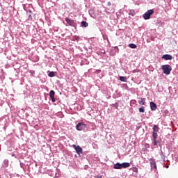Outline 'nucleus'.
I'll list each match as a JSON object with an SVG mask.
<instances>
[{"mask_svg":"<svg viewBox=\"0 0 178 178\" xmlns=\"http://www.w3.org/2000/svg\"><path fill=\"white\" fill-rule=\"evenodd\" d=\"M127 168H130V163H117L113 165V169H126Z\"/></svg>","mask_w":178,"mask_h":178,"instance_id":"f257e3e1","label":"nucleus"},{"mask_svg":"<svg viewBox=\"0 0 178 178\" xmlns=\"http://www.w3.org/2000/svg\"><path fill=\"white\" fill-rule=\"evenodd\" d=\"M161 69L163 70L164 74H170V72H172V67L169 65H163Z\"/></svg>","mask_w":178,"mask_h":178,"instance_id":"f03ea898","label":"nucleus"},{"mask_svg":"<svg viewBox=\"0 0 178 178\" xmlns=\"http://www.w3.org/2000/svg\"><path fill=\"white\" fill-rule=\"evenodd\" d=\"M154 15V10H148L144 15H143V19L145 20H149V19H151V16Z\"/></svg>","mask_w":178,"mask_h":178,"instance_id":"7ed1b4c3","label":"nucleus"},{"mask_svg":"<svg viewBox=\"0 0 178 178\" xmlns=\"http://www.w3.org/2000/svg\"><path fill=\"white\" fill-rule=\"evenodd\" d=\"M87 127V125L83 122H79L76 125V130L81 131V130H84Z\"/></svg>","mask_w":178,"mask_h":178,"instance_id":"20e7f679","label":"nucleus"},{"mask_svg":"<svg viewBox=\"0 0 178 178\" xmlns=\"http://www.w3.org/2000/svg\"><path fill=\"white\" fill-rule=\"evenodd\" d=\"M65 22L67 23L69 26H72V27H74L76 26L74 20H72L70 18H65Z\"/></svg>","mask_w":178,"mask_h":178,"instance_id":"39448f33","label":"nucleus"},{"mask_svg":"<svg viewBox=\"0 0 178 178\" xmlns=\"http://www.w3.org/2000/svg\"><path fill=\"white\" fill-rule=\"evenodd\" d=\"M73 147L78 155L83 154V149L80 147V146H76V145H73Z\"/></svg>","mask_w":178,"mask_h":178,"instance_id":"423d86ee","label":"nucleus"},{"mask_svg":"<svg viewBox=\"0 0 178 178\" xmlns=\"http://www.w3.org/2000/svg\"><path fill=\"white\" fill-rule=\"evenodd\" d=\"M162 59H164L165 60H172L173 59V56L170 54H165L162 56Z\"/></svg>","mask_w":178,"mask_h":178,"instance_id":"0eeeda50","label":"nucleus"},{"mask_svg":"<svg viewBox=\"0 0 178 178\" xmlns=\"http://www.w3.org/2000/svg\"><path fill=\"white\" fill-rule=\"evenodd\" d=\"M152 137L154 138L153 145H158V142H156V138H158V134H152Z\"/></svg>","mask_w":178,"mask_h":178,"instance_id":"6e6552de","label":"nucleus"},{"mask_svg":"<svg viewBox=\"0 0 178 178\" xmlns=\"http://www.w3.org/2000/svg\"><path fill=\"white\" fill-rule=\"evenodd\" d=\"M150 108L152 111H156V104H155L154 102H150Z\"/></svg>","mask_w":178,"mask_h":178,"instance_id":"1a4fd4ad","label":"nucleus"},{"mask_svg":"<svg viewBox=\"0 0 178 178\" xmlns=\"http://www.w3.org/2000/svg\"><path fill=\"white\" fill-rule=\"evenodd\" d=\"M158 131H159V127H158V125H154L153 127V134H158Z\"/></svg>","mask_w":178,"mask_h":178,"instance_id":"9d476101","label":"nucleus"},{"mask_svg":"<svg viewBox=\"0 0 178 178\" xmlns=\"http://www.w3.org/2000/svg\"><path fill=\"white\" fill-rule=\"evenodd\" d=\"M9 166V160L5 159L3 162V168H8Z\"/></svg>","mask_w":178,"mask_h":178,"instance_id":"9b49d317","label":"nucleus"},{"mask_svg":"<svg viewBox=\"0 0 178 178\" xmlns=\"http://www.w3.org/2000/svg\"><path fill=\"white\" fill-rule=\"evenodd\" d=\"M120 81H123L124 83L127 82V78L126 76H120Z\"/></svg>","mask_w":178,"mask_h":178,"instance_id":"f8f14e48","label":"nucleus"},{"mask_svg":"<svg viewBox=\"0 0 178 178\" xmlns=\"http://www.w3.org/2000/svg\"><path fill=\"white\" fill-rule=\"evenodd\" d=\"M141 100L138 102L140 105H145V98H141Z\"/></svg>","mask_w":178,"mask_h":178,"instance_id":"ddd939ff","label":"nucleus"},{"mask_svg":"<svg viewBox=\"0 0 178 178\" xmlns=\"http://www.w3.org/2000/svg\"><path fill=\"white\" fill-rule=\"evenodd\" d=\"M129 48H131L132 49H136V48H137V45H136L133 43L129 44Z\"/></svg>","mask_w":178,"mask_h":178,"instance_id":"4468645a","label":"nucleus"},{"mask_svg":"<svg viewBox=\"0 0 178 178\" xmlns=\"http://www.w3.org/2000/svg\"><path fill=\"white\" fill-rule=\"evenodd\" d=\"M82 27H88V23H87L86 21H83L81 22Z\"/></svg>","mask_w":178,"mask_h":178,"instance_id":"2eb2a0df","label":"nucleus"},{"mask_svg":"<svg viewBox=\"0 0 178 178\" xmlns=\"http://www.w3.org/2000/svg\"><path fill=\"white\" fill-rule=\"evenodd\" d=\"M49 97H50V98L55 97V91L51 90L49 92Z\"/></svg>","mask_w":178,"mask_h":178,"instance_id":"dca6fc26","label":"nucleus"},{"mask_svg":"<svg viewBox=\"0 0 178 178\" xmlns=\"http://www.w3.org/2000/svg\"><path fill=\"white\" fill-rule=\"evenodd\" d=\"M139 112H140V113H144V112H145V107L142 106L139 108Z\"/></svg>","mask_w":178,"mask_h":178,"instance_id":"f3484780","label":"nucleus"},{"mask_svg":"<svg viewBox=\"0 0 178 178\" xmlns=\"http://www.w3.org/2000/svg\"><path fill=\"white\" fill-rule=\"evenodd\" d=\"M49 77H54L55 76V72H50L48 74Z\"/></svg>","mask_w":178,"mask_h":178,"instance_id":"a211bd4d","label":"nucleus"},{"mask_svg":"<svg viewBox=\"0 0 178 178\" xmlns=\"http://www.w3.org/2000/svg\"><path fill=\"white\" fill-rule=\"evenodd\" d=\"M149 162H150V165H154V163H155V160L150 159Z\"/></svg>","mask_w":178,"mask_h":178,"instance_id":"6ab92c4d","label":"nucleus"},{"mask_svg":"<svg viewBox=\"0 0 178 178\" xmlns=\"http://www.w3.org/2000/svg\"><path fill=\"white\" fill-rule=\"evenodd\" d=\"M133 172H135L136 173H137L138 172V168H137L136 167H134L133 168Z\"/></svg>","mask_w":178,"mask_h":178,"instance_id":"aec40b11","label":"nucleus"},{"mask_svg":"<svg viewBox=\"0 0 178 178\" xmlns=\"http://www.w3.org/2000/svg\"><path fill=\"white\" fill-rule=\"evenodd\" d=\"M151 166H152L154 169H156V163H153V165H151Z\"/></svg>","mask_w":178,"mask_h":178,"instance_id":"412c9836","label":"nucleus"},{"mask_svg":"<svg viewBox=\"0 0 178 178\" xmlns=\"http://www.w3.org/2000/svg\"><path fill=\"white\" fill-rule=\"evenodd\" d=\"M51 99L52 102H55L56 101V99H55V97H51Z\"/></svg>","mask_w":178,"mask_h":178,"instance_id":"4be33fe9","label":"nucleus"},{"mask_svg":"<svg viewBox=\"0 0 178 178\" xmlns=\"http://www.w3.org/2000/svg\"><path fill=\"white\" fill-rule=\"evenodd\" d=\"M32 19H33V18L31 17V14H29L28 20H31Z\"/></svg>","mask_w":178,"mask_h":178,"instance_id":"5701e85b","label":"nucleus"},{"mask_svg":"<svg viewBox=\"0 0 178 178\" xmlns=\"http://www.w3.org/2000/svg\"><path fill=\"white\" fill-rule=\"evenodd\" d=\"M108 5L109 6H111V2H108Z\"/></svg>","mask_w":178,"mask_h":178,"instance_id":"b1692460","label":"nucleus"},{"mask_svg":"<svg viewBox=\"0 0 178 178\" xmlns=\"http://www.w3.org/2000/svg\"><path fill=\"white\" fill-rule=\"evenodd\" d=\"M12 156H15V154H12Z\"/></svg>","mask_w":178,"mask_h":178,"instance_id":"393cba45","label":"nucleus"}]
</instances>
